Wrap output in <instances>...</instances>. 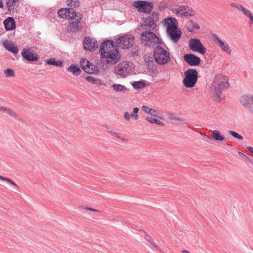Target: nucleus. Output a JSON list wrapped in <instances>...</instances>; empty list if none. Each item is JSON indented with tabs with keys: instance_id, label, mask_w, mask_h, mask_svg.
<instances>
[{
	"instance_id": "obj_12",
	"label": "nucleus",
	"mask_w": 253,
	"mask_h": 253,
	"mask_svg": "<svg viewBox=\"0 0 253 253\" xmlns=\"http://www.w3.org/2000/svg\"><path fill=\"white\" fill-rule=\"evenodd\" d=\"M241 104L253 114V95H244L240 99Z\"/></svg>"
},
{
	"instance_id": "obj_24",
	"label": "nucleus",
	"mask_w": 253,
	"mask_h": 253,
	"mask_svg": "<svg viewBox=\"0 0 253 253\" xmlns=\"http://www.w3.org/2000/svg\"><path fill=\"white\" fill-rule=\"evenodd\" d=\"M80 21L77 20L75 22H72L67 26V30L71 32H74L80 29Z\"/></svg>"
},
{
	"instance_id": "obj_35",
	"label": "nucleus",
	"mask_w": 253,
	"mask_h": 253,
	"mask_svg": "<svg viewBox=\"0 0 253 253\" xmlns=\"http://www.w3.org/2000/svg\"><path fill=\"white\" fill-rule=\"evenodd\" d=\"M229 133L232 136L239 139V140H243V137L240 134H238L237 132L233 131V130H229Z\"/></svg>"
},
{
	"instance_id": "obj_22",
	"label": "nucleus",
	"mask_w": 253,
	"mask_h": 253,
	"mask_svg": "<svg viewBox=\"0 0 253 253\" xmlns=\"http://www.w3.org/2000/svg\"><path fill=\"white\" fill-rule=\"evenodd\" d=\"M3 46L8 51L16 54L18 52L17 47L11 42L5 41L2 42Z\"/></svg>"
},
{
	"instance_id": "obj_44",
	"label": "nucleus",
	"mask_w": 253,
	"mask_h": 253,
	"mask_svg": "<svg viewBox=\"0 0 253 253\" xmlns=\"http://www.w3.org/2000/svg\"><path fill=\"white\" fill-rule=\"evenodd\" d=\"M152 108H149L146 106H142V110L146 113L149 114Z\"/></svg>"
},
{
	"instance_id": "obj_38",
	"label": "nucleus",
	"mask_w": 253,
	"mask_h": 253,
	"mask_svg": "<svg viewBox=\"0 0 253 253\" xmlns=\"http://www.w3.org/2000/svg\"><path fill=\"white\" fill-rule=\"evenodd\" d=\"M0 179L3 180V181H7L13 185H14L16 186H17V184L13 181H12L11 179H10L8 178L0 176Z\"/></svg>"
},
{
	"instance_id": "obj_14",
	"label": "nucleus",
	"mask_w": 253,
	"mask_h": 253,
	"mask_svg": "<svg viewBox=\"0 0 253 253\" xmlns=\"http://www.w3.org/2000/svg\"><path fill=\"white\" fill-rule=\"evenodd\" d=\"M58 16L62 18L67 19H73L76 16L75 10L73 8H61L58 11Z\"/></svg>"
},
{
	"instance_id": "obj_19",
	"label": "nucleus",
	"mask_w": 253,
	"mask_h": 253,
	"mask_svg": "<svg viewBox=\"0 0 253 253\" xmlns=\"http://www.w3.org/2000/svg\"><path fill=\"white\" fill-rule=\"evenodd\" d=\"M109 133L111 134L117 142L120 145H124L128 142V139L122 136V135L113 130H109Z\"/></svg>"
},
{
	"instance_id": "obj_4",
	"label": "nucleus",
	"mask_w": 253,
	"mask_h": 253,
	"mask_svg": "<svg viewBox=\"0 0 253 253\" xmlns=\"http://www.w3.org/2000/svg\"><path fill=\"white\" fill-rule=\"evenodd\" d=\"M155 61L160 65L168 64L170 61V53L161 46H157L154 50Z\"/></svg>"
},
{
	"instance_id": "obj_3",
	"label": "nucleus",
	"mask_w": 253,
	"mask_h": 253,
	"mask_svg": "<svg viewBox=\"0 0 253 253\" xmlns=\"http://www.w3.org/2000/svg\"><path fill=\"white\" fill-rule=\"evenodd\" d=\"M167 28V35L174 42H177L181 37V32L177 29V21L175 18L169 17L164 20Z\"/></svg>"
},
{
	"instance_id": "obj_17",
	"label": "nucleus",
	"mask_w": 253,
	"mask_h": 253,
	"mask_svg": "<svg viewBox=\"0 0 253 253\" xmlns=\"http://www.w3.org/2000/svg\"><path fill=\"white\" fill-rule=\"evenodd\" d=\"M80 65L82 69L88 74H93L97 72V68L87 60H81Z\"/></svg>"
},
{
	"instance_id": "obj_33",
	"label": "nucleus",
	"mask_w": 253,
	"mask_h": 253,
	"mask_svg": "<svg viewBox=\"0 0 253 253\" xmlns=\"http://www.w3.org/2000/svg\"><path fill=\"white\" fill-rule=\"evenodd\" d=\"M2 110L5 111L7 113V114L9 115L11 117H12L14 118H17V115L16 114L15 112L14 111H13V110H12L10 109H8V108H2Z\"/></svg>"
},
{
	"instance_id": "obj_52",
	"label": "nucleus",
	"mask_w": 253,
	"mask_h": 253,
	"mask_svg": "<svg viewBox=\"0 0 253 253\" xmlns=\"http://www.w3.org/2000/svg\"><path fill=\"white\" fill-rule=\"evenodd\" d=\"M145 239L149 241V239H151V238L148 235H146Z\"/></svg>"
},
{
	"instance_id": "obj_11",
	"label": "nucleus",
	"mask_w": 253,
	"mask_h": 253,
	"mask_svg": "<svg viewBox=\"0 0 253 253\" xmlns=\"http://www.w3.org/2000/svg\"><path fill=\"white\" fill-rule=\"evenodd\" d=\"M171 11L177 16H188L192 14V11L184 5H177L171 9Z\"/></svg>"
},
{
	"instance_id": "obj_7",
	"label": "nucleus",
	"mask_w": 253,
	"mask_h": 253,
	"mask_svg": "<svg viewBox=\"0 0 253 253\" xmlns=\"http://www.w3.org/2000/svg\"><path fill=\"white\" fill-rule=\"evenodd\" d=\"M142 42L148 46H153L154 44L161 43V40L152 32H143L141 34Z\"/></svg>"
},
{
	"instance_id": "obj_21",
	"label": "nucleus",
	"mask_w": 253,
	"mask_h": 253,
	"mask_svg": "<svg viewBox=\"0 0 253 253\" xmlns=\"http://www.w3.org/2000/svg\"><path fill=\"white\" fill-rule=\"evenodd\" d=\"M5 29L6 31H11L15 29L16 24L14 19L11 17H8L3 21Z\"/></svg>"
},
{
	"instance_id": "obj_50",
	"label": "nucleus",
	"mask_w": 253,
	"mask_h": 253,
	"mask_svg": "<svg viewBox=\"0 0 253 253\" xmlns=\"http://www.w3.org/2000/svg\"><path fill=\"white\" fill-rule=\"evenodd\" d=\"M3 6L4 5L2 1L1 0H0V8H2Z\"/></svg>"
},
{
	"instance_id": "obj_18",
	"label": "nucleus",
	"mask_w": 253,
	"mask_h": 253,
	"mask_svg": "<svg viewBox=\"0 0 253 253\" xmlns=\"http://www.w3.org/2000/svg\"><path fill=\"white\" fill-rule=\"evenodd\" d=\"M159 15L157 13H153L151 16L146 19L144 22V26L146 28L153 30L155 27V23L158 21Z\"/></svg>"
},
{
	"instance_id": "obj_34",
	"label": "nucleus",
	"mask_w": 253,
	"mask_h": 253,
	"mask_svg": "<svg viewBox=\"0 0 253 253\" xmlns=\"http://www.w3.org/2000/svg\"><path fill=\"white\" fill-rule=\"evenodd\" d=\"M86 80L88 82L94 84H97V82H99V84H102L101 83L100 80L96 79H95L94 78H93V77H92L91 76H88V77H86Z\"/></svg>"
},
{
	"instance_id": "obj_5",
	"label": "nucleus",
	"mask_w": 253,
	"mask_h": 253,
	"mask_svg": "<svg viewBox=\"0 0 253 253\" xmlns=\"http://www.w3.org/2000/svg\"><path fill=\"white\" fill-rule=\"evenodd\" d=\"M185 77L183 80V85L187 88L194 87L198 80V72L194 69H189L184 72Z\"/></svg>"
},
{
	"instance_id": "obj_16",
	"label": "nucleus",
	"mask_w": 253,
	"mask_h": 253,
	"mask_svg": "<svg viewBox=\"0 0 253 253\" xmlns=\"http://www.w3.org/2000/svg\"><path fill=\"white\" fill-rule=\"evenodd\" d=\"M185 61L190 66H196L200 65L201 59L194 54H186L184 55Z\"/></svg>"
},
{
	"instance_id": "obj_27",
	"label": "nucleus",
	"mask_w": 253,
	"mask_h": 253,
	"mask_svg": "<svg viewBox=\"0 0 253 253\" xmlns=\"http://www.w3.org/2000/svg\"><path fill=\"white\" fill-rule=\"evenodd\" d=\"M199 26L193 21H189L187 23V29L189 32L199 29Z\"/></svg>"
},
{
	"instance_id": "obj_40",
	"label": "nucleus",
	"mask_w": 253,
	"mask_h": 253,
	"mask_svg": "<svg viewBox=\"0 0 253 253\" xmlns=\"http://www.w3.org/2000/svg\"><path fill=\"white\" fill-rule=\"evenodd\" d=\"M149 114L152 116L158 117L159 113L157 110L152 108Z\"/></svg>"
},
{
	"instance_id": "obj_53",
	"label": "nucleus",
	"mask_w": 253,
	"mask_h": 253,
	"mask_svg": "<svg viewBox=\"0 0 253 253\" xmlns=\"http://www.w3.org/2000/svg\"><path fill=\"white\" fill-rule=\"evenodd\" d=\"M182 252L183 253H190L189 251H188L187 250H182Z\"/></svg>"
},
{
	"instance_id": "obj_32",
	"label": "nucleus",
	"mask_w": 253,
	"mask_h": 253,
	"mask_svg": "<svg viewBox=\"0 0 253 253\" xmlns=\"http://www.w3.org/2000/svg\"><path fill=\"white\" fill-rule=\"evenodd\" d=\"M4 73L6 78L15 77L14 70L11 69H7L4 71Z\"/></svg>"
},
{
	"instance_id": "obj_23",
	"label": "nucleus",
	"mask_w": 253,
	"mask_h": 253,
	"mask_svg": "<svg viewBox=\"0 0 253 253\" xmlns=\"http://www.w3.org/2000/svg\"><path fill=\"white\" fill-rule=\"evenodd\" d=\"M111 87L113 90L116 92L125 93L128 91V89L125 85L120 84H114Z\"/></svg>"
},
{
	"instance_id": "obj_29",
	"label": "nucleus",
	"mask_w": 253,
	"mask_h": 253,
	"mask_svg": "<svg viewBox=\"0 0 253 253\" xmlns=\"http://www.w3.org/2000/svg\"><path fill=\"white\" fill-rule=\"evenodd\" d=\"M46 62L49 65H52L57 67H61L63 65V62L61 61L56 60L55 59L47 60Z\"/></svg>"
},
{
	"instance_id": "obj_30",
	"label": "nucleus",
	"mask_w": 253,
	"mask_h": 253,
	"mask_svg": "<svg viewBox=\"0 0 253 253\" xmlns=\"http://www.w3.org/2000/svg\"><path fill=\"white\" fill-rule=\"evenodd\" d=\"M146 120L151 124H156L159 126H164V124L159 120L153 118L152 117H147L146 118Z\"/></svg>"
},
{
	"instance_id": "obj_10",
	"label": "nucleus",
	"mask_w": 253,
	"mask_h": 253,
	"mask_svg": "<svg viewBox=\"0 0 253 253\" xmlns=\"http://www.w3.org/2000/svg\"><path fill=\"white\" fill-rule=\"evenodd\" d=\"M213 41L220 47L221 49L228 54L231 53L232 50L228 43L222 40L217 35H214L213 37Z\"/></svg>"
},
{
	"instance_id": "obj_46",
	"label": "nucleus",
	"mask_w": 253,
	"mask_h": 253,
	"mask_svg": "<svg viewBox=\"0 0 253 253\" xmlns=\"http://www.w3.org/2000/svg\"><path fill=\"white\" fill-rule=\"evenodd\" d=\"M124 117L126 120L127 121H129L130 120L131 115H130L129 113L127 112H125L124 114Z\"/></svg>"
},
{
	"instance_id": "obj_6",
	"label": "nucleus",
	"mask_w": 253,
	"mask_h": 253,
	"mask_svg": "<svg viewBox=\"0 0 253 253\" xmlns=\"http://www.w3.org/2000/svg\"><path fill=\"white\" fill-rule=\"evenodd\" d=\"M116 42L118 46L123 49H129L134 45L135 39L131 35L126 34L117 38Z\"/></svg>"
},
{
	"instance_id": "obj_36",
	"label": "nucleus",
	"mask_w": 253,
	"mask_h": 253,
	"mask_svg": "<svg viewBox=\"0 0 253 253\" xmlns=\"http://www.w3.org/2000/svg\"><path fill=\"white\" fill-rule=\"evenodd\" d=\"M138 111L139 109L137 107L134 108L133 109V114H131V117L133 118L135 120H138L139 118L138 115Z\"/></svg>"
},
{
	"instance_id": "obj_48",
	"label": "nucleus",
	"mask_w": 253,
	"mask_h": 253,
	"mask_svg": "<svg viewBox=\"0 0 253 253\" xmlns=\"http://www.w3.org/2000/svg\"><path fill=\"white\" fill-rule=\"evenodd\" d=\"M248 17L250 19V24H253V15L251 13Z\"/></svg>"
},
{
	"instance_id": "obj_41",
	"label": "nucleus",
	"mask_w": 253,
	"mask_h": 253,
	"mask_svg": "<svg viewBox=\"0 0 253 253\" xmlns=\"http://www.w3.org/2000/svg\"><path fill=\"white\" fill-rule=\"evenodd\" d=\"M231 6L232 7L236 8V9H238L239 10L241 11L243 7L241 4H236L235 3H232L231 4Z\"/></svg>"
},
{
	"instance_id": "obj_39",
	"label": "nucleus",
	"mask_w": 253,
	"mask_h": 253,
	"mask_svg": "<svg viewBox=\"0 0 253 253\" xmlns=\"http://www.w3.org/2000/svg\"><path fill=\"white\" fill-rule=\"evenodd\" d=\"M149 242H150V243L151 244V245L152 246L155 247L156 249H157L160 252H162V250L160 249V248L159 247V246H158L157 243L154 240H153L152 239H149Z\"/></svg>"
},
{
	"instance_id": "obj_49",
	"label": "nucleus",
	"mask_w": 253,
	"mask_h": 253,
	"mask_svg": "<svg viewBox=\"0 0 253 253\" xmlns=\"http://www.w3.org/2000/svg\"><path fill=\"white\" fill-rule=\"evenodd\" d=\"M247 149L248 151L253 154V148L250 146L247 147Z\"/></svg>"
},
{
	"instance_id": "obj_13",
	"label": "nucleus",
	"mask_w": 253,
	"mask_h": 253,
	"mask_svg": "<svg viewBox=\"0 0 253 253\" xmlns=\"http://www.w3.org/2000/svg\"><path fill=\"white\" fill-rule=\"evenodd\" d=\"M130 70V66L126 61L119 63L115 69L116 74L119 76H125L129 72Z\"/></svg>"
},
{
	"instance_id": "obj_37",
	"label": "nucleus",
	"mask_w": 253,
	"mask_h": 253,
	"mask_svg": "<svg viewBox=\"0 0 253 253\" xmlns=\"http://www.w3.org/2000/svg\"><path fill=\"white\" fill-rule=\"evenodd\" d=\"M15 0H12L11 1H9L7 2V6L8 7V9L10 11L12 9H14V3H15Z\"/></svg>"
},
{
	"instance_id": "obj_8",
	"label": "nucleus",
	"mask_w": 253,
	"mask_h": 253,
	"mask_svg": "<svg viewBox=\"0 0 253 253\" xmlns=\"http://www.w3.org/2000/svg\"><path fill=\"white\" fill-rule=\"evenodd\" d=\"M189 48L194 52H197L203 55L206 52V48L198 39H191L188 43Z\"/></svg>"
},
{
	"instance_id": "obj_25",
	"label": "nucleus",
	"mask_w": 253,
	"mask_h": 253,
	"mask_svg": "<svg viewBox=\"0 0 253 253\" xmlns=\"http://www.w3.org/2000/svg\"><path fill=\"white\" fill-rule=\"evenodd\" d=\"M211 136L216 141H223L225 139V137L218 130L211 131Z\"/></svg>"
},
{
	"instance_id": "obj_2",
	"label": "nucleus",
	"mask_w": 253,
	"mask_h": 253,
	"mask_svg": "<svg viewBox=\"0 0 253 253\" xmlns=\"http://www.w3.org/2000/svg\"><path fill=\"white\" fill-rule=\"evenodd\" d=\"M229 79L219 74L215 76L210 90V95L214 100L219 101L223 98L222 91L229 87Z\"/></svg>"
},
{
	"instance_id": "obj_28",
	"label": "nucleus",
	"mask_w": 253,
	"mask_h": 253,
	"mask_svg": "<svg viewBox=\"0 0 253 253\" xmlns=\"http://www.w3.org/2000/svg\"><path fill=\"white\" fill-rule=\"evenodd\" d=\"M131 85L135 89H142L146 86L145 83L142 81L134 82L131 84Z\"/></svg>"
},
{
	"instance_id": "obj_42",
	"label": "nucleus",
	"mask_w": 253,
	"mask_h": 253,
	"mask_svg": "<svg viewBox=\"0 0 253 253\" xmlns=\"http://www.w3.org/2000/svg\"><path fill=\"white\" fill-rule=\"evenodd\" d=\"M83 209L85 210L92 211L96 212H98V213L101 212V211L99 210L94 209H93V208H90L88 207H86V206L84 207L83 208Z\"/></svg>"
},
{
	"instance_id": "obj_31",
	"label": "nucleus",
	"mask_w": 253,
	"mask_h": 253,
	"mask_svg": "<svg viewBox=\"0 0 253 253\" xmlns=\"http://www.w3.org/2000/svg\"><path fill=\"white\" fill-rule=\"evenodd\" d=\"M79 0H67L66 4L68 5H70L71 7H75L79 5Z\"/></svg>"
},
{
	"instance_id": "obj_20",
	"label": "nucleus",
	"mask_w": 253,
	"mask_h": 253,
	"mask_svg": "<svg viewBox=\"0 0 253 253\" xmlns=\"http://www.w3.org/2000/svg\"><path fill=\"white\" fill-rule=\"evenodd\" d=\"M22 56L24 58L30 61H37L39 59L38 55L36 53L26 49H23Z\"/></svg>"
},
{
	"instance_id": "obj_45",
	"label": "nucleus",
	"mask_w": 253,
	"mask_h": 253,
	"mask_svg": "<svg viewBox=\"0 0 253 253\" xmlns=\"http://www.w3.org/2000/svg\"><path fill=\"white\" fill-rule=\"evenodd\" d=\"M241 11H242L247 16H248L251 13L249 10L245 8L244 6Z\"/></svg>"
},
{
	"instance_id": "obj_26",
	"label": "nucleus",
	"mask_w": 253,
	"mask_h": 253,
	"mask_svg": "<svg viewBox=\"0 0 253 253\" xmlns=\"http://www.w3.org/2000/svg\"><path fill=\"white\" fill-rule=\"evenodd\" d=\"M67 70L72 73L74 75L78 76L80 74L81 70L77 65H71L70 66Z\"/></svg>"
},
{
	"instance_id": "obj_43",
	"label": "nucleus",
	"mask_w": 253,
	"mask_h": 253,
	"mask_svg": "<svg viewBox=\"0 0 253 253\" xmlns=\"http://www.w3.org/2000/svg\"><path fill=\"white\" fill-rule=\"evenodd\" d=\"M83 209L85 210L92 211L96 212H98V213L101 212V211L99 210L94 209H93V208H90L88 207H86V206L84 207L83 208Z\"/></svg>"
},
{
	"instance_id": "obj_9",
	"label": "nucleus",
	"mask_w": 253,
	"mask_h": 253,
	"mask_svg": "<svg viewBox=\"0 0 253 253\" xmlns=\"http://www.w3.org/2000/svg\"><path fill=\"white\" fill-rule=\"evenodd\" d=\"M133 6L137 8L140 12L150 13L152 10L153 6L151 3L145 1H135Z\"/></svg>"
},
{
	"instance_id": "obj_51",
	"label": "nucleus",
	"mask_w": 253,
	"mask_h": 253,
	"mask_svg": "<svg viewBox=\"0 0 253 253\" xmlns=\"http://www.w3.org/2000/svg\"><path fill=\"white\" fill-rule=\"evenodd\" d=\"M248 161L253 166V160L252 159L250 158Z\"/></svg>"
},
{
	"instance_id": "obj_47",
	"label": "nucleus",
	"mask_w": 253,
	"mask_h": 253,
	"mask_svg": "<svg viewBox=\"0 0 253 253\" xmlns=\"http://www.w3.org/2000/svg\"><path fill=\"white\" fill-rule=\"evenodd\" d=\"M238 154L239 156L244 161H248L250 159L249 157H247L245 155L240 152H238Z\"/></svg>"
},
{
	"instance_id": "obj_1",
	"label": "nucleus",
	"mask_w": 253,
	"mask_h": 253,
	"mask_svg": "<svg viewBox=\"0 0 253 253\" xmlns=\"http://www.w3.org/2000/svg\"><path fill=\"white\" fill-rule=\"evenodd\" d=\"M102 61L105 64L114 65L120 60V54L113 45V42H104L100 48Z\"/></svg>"
},
{
	"instance_id": "obj_15",
	"label": "nucleus",
	"mask_w": 253,
	"mask_h": 253,
	"mask_svg": "<svg viewBox=\"0 0 253 253\" xmlns=\"http://www.w3.org/2000/svg\"><path fill=\"white\" fill-rule=\"evenodd\" d=\"M98 46L97 41L90 37H86L84 41V48L88 51H93Z\"/></svg>"
}]
</instances>
